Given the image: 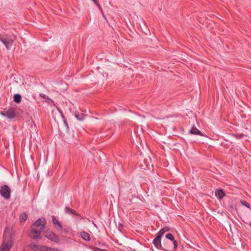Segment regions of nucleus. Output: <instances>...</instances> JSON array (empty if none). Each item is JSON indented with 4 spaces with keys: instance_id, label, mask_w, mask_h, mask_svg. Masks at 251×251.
<instances>
[{
    "instance_id": "nucleus-18",
    "label": "nucleus",
    "mask_w": 251,
    "mask_h": 251,
    "mask_svg": "<svg viewBox=\"0 0 251 251\" xmlns=\"http://www.w3.org/2000/svg\"><path fill=\"white\" fill-rule=\"evenodd\" d=\"M27 219V215L25 213L21 214L20 216V221L21 223H24Z\"/></svg>"
},
{
    "instance_id": "nucleus-1",
    "label": "nucleus",
    "mask_w": 251,
    "mask_h": 251,
    "mask_svg": "<svg viewBox=\"0 0 251 251\" xmlns=\"http://www.w3.org/2000/svg\"><path fill=\"white\" fill-rule=\"evenodd\" d=\"M46 224V220L44 218L37 219L31 226V233L29 237L33 239H41L42 238L41 232L44 230Z\"/></svg>"
},
{
    "instance_id": "nucleus-8",
    "label": "nucleus",
    "mask_w": 251,
    "mask_h": 251,
    "mask_svg": "<svg viewBox=\"0 0 251 251\" xmlns=\"http://www.w3.org/2000/svg\"><path fill=\"white\" fill-rule=\"evenodd\" d=\"M172 243V241H169V240L164 241L161 250L164 251H173Z\"/></svg>"
},
{
    "instance_id": "nucleus-26",
    "label": "nucleus",
    "mask_w": 251,
    "mask_h": 251,
    "mask_svg": "<svg viewBox=\"0 0 251 251\" xmlns=\"http://www.w3.org/2000/svg\"><path fill=\"white\" fill-rule=\"evenodd\" d=\"M97 5H98L99 7H100V5L99 4V0H92Z\"/></svg>"
},
{
    "instance_id": "nucleus-31",
    "label": "nucleus",
    "mask_w": 251,
    "mask_h": 251,
    "mask_svg": "<svg viewBox=\"0 0 251 251\" xmlns=\"http://www.w3.org/2000/svg\"><path fill=\"white\" fill-rule=\"evenodd\" d=\"M250 226H251V224H250Z\"/></svg>"
},
{
    "instance_id": "nucleus-4",
    "label": "nucleus",
    "mask_w": 251,
    "mask_h": 251,
    "mask_svg": "<svg viewBox=\"0 0 251 251\" xmlns=\"http://www.w3.org/2000/svg\"><path fill=\"white\" fill-rule=\"evenodd\" d=\"M43 235L52 242L58 243L60 241V239L59 237L51 231H45L44 232Z\"/></svg>"
},
{
    "instance_id": "nucleus-23",
    "label": "nucleus",
    "mask_w": 251,
    "mask_h": 251,
    "mask_svg": "<svg viewBox=\"0 0 251 251\" xmlns=\"http://www.w3.org/2000/svg\"><path fill=\"white\" fill-rule=\"evenodd\" d=\"M172 247H173V251L177 247V241L174 239V241H172Z\"/></svg>"
},
{
    "instance_id": "nucleus-20",
    "label": "nucleus",
    "mask_w": 251,
    "mask_h": 251,
    "mask_svg": "<svg viewBox=\"0 0 251 251\" xmlns=\"http://www.w3.org/2000/svg\"><path fill=\"white\" fill-rule=\"evenodd\" d=\"M240 202L241 203L245 206V207L248 208H250L251 207V205L249 203H248L247 201H244L243 200H240Z\"/></svg>"
},
{
    "instance_id": "nucleus-11",
    "label": "nucleus",
    "mask_w": 251,
    "mask_h": 251,
    "mask_svg": "<svg viewBox=\"0 0 251 251\" xmlns=\"http://www.w3.org/2000/svg\"><path fill=\"white\" fill-rule=\"evenodd\" d=\"M189 133L191 134L200 135L201 136H203L204 135L203 133L201 132V131L198 129L195 126H193L191 129L189 131Z\"/></svg>"
},
{
    "instance_id": "nucleus-22",
    "label": "nucleus",
    "mask_w": 251,
    "mask_h": 251,
    "mask_svg": "<svg viewBox=\"0 0 251 251\" xmlns=\"http://www.w3.org/2000/svg\"><path fill=\"white\" fill-rule=\"evenodd\" d=\"M49 247L44 246V245H40L39 251H47L46 250H48Z\"/></svg>"
},
{
    "instance_id": "nucleus-17",
    "label": "nucleus",
    "mask_w": 251,
    "mask_h": 251,
    "mask_svg": "<svg viewBox=\"0 0 251 251\" xmlns=\"http://www.w3.org/2000/svg\"><path fill=\"white\" fill-rule=\"evenodd\" d=\"M75 118L79 121H83L86 117V115L84 114H79V113H75Z\"/></svg>"
},
{
    "instance_id": "nucleus-5",
    "label": "nucleus",
    "mask_w": 251,
    "mask_h": 251,
    "mask_svg": "<svg viewBox=\"0 0 251 251\" xmlns=\"http://www.w3.org/2000/svg\"><path fill=\"white\" fill-rule=\"evenodd\" d=\"M0 194L5 199H9L11 196V189L7 185H2L0 189Z\"/></svg>"
},
{
    "instance_id": "nucleus-6",
    "label": "nucleus",
    "mask_w": 251,
    "mask_h": 251,
    "mask_svg": "<svg viewBox=\"0 0 251 251\" xmlns=\"http://www.w3.org/2000/svg\"><path fill=\"white\" fill-rule=\"evenodd\" d=\"M162 237L161 236L157 233L155 238L152 241L153 245L157 249L161 250L162 248V245L161 244V241Z\"/></svg>"
},
{
    "instance_id": "nucleus-3",
    "label": "nucleus",
    "mask_w": 251,
    "mask_h": 251,
    "mask_svg": "<svg viewBox=\"0 0 251 251\" xmlns=\"http://www.w3.org/2000/svg\"><path fill=\"white\" fill-rule=\"evenodd\" d=\"M16 36L13 34L0 35V41L4 45L6 49L10 50Z\"/></svg>"
},
{
    "instance_id": "nucleus-27",
    "label": "nucleus",
    "mask_w": 251,
    "mask_h": 251,
    "mask_svg": "<svg viewBox=\"0 0 251 251\" xmlns=\"http://www.w3.org/2000/svg\"><path fill=\"white\" fill-rule=\"evenodd\" d=\"M0 114L3 117H5V110L0 112Z\"/></svg>"
},
{
    "instance_id": "nucleus-7",
    "label": "nucleus",
    "mask_w": 251,
    "mask_h": 251,
    "mask_svg": "<svg viewBox=\"0 0 251 251\" xmlns=\"http://www.w3.org/2000/svg\"><path fill=\"white\" fill-rule=\"evenodd\" d=\"M5 117L9 120H12L15 118V112L12 107H10L7 110L5 109Z\"/></svg>"
},
{
    "instance_id": "nucleus-2",
    "label": "nucleus",
    "mask_w": 251,
    "mask_h": 251,
    "mask_svg": "<svg viewBox=\"0 0 251 251\" xmlns=\"http://www.w3.org/2000/svg\"><path fill=\"white\" fill-rule=\"evenodd\" d=\"M13 244L12 237L10 230L5 229L3 235L2 244L0 251H9Z\"/></svg>"
},
{
    "instance_id": "nucleus-13",
    "label": "nucleus",
    "mask_w": 251,
    "mask_h": 251,
    "mask_svg": "<svg viewBox=\"0 0 251 251\" xmlns=\"http://www.w3.org/2000/svg\"><path fill=\"white\" fill-rule=\"evenodd\" d=\"M81 237L82 239L86 241H89L90 240V234L84 231H82L80 233Z\"/></svg>"
},
{
    "instance_id": "nucleus-16",
    "label": "nucleus",
    "mask_w": 251,
    "mask_h": 251,
    "mask_svg": "<svg viewBox=\"0 0 251 251\" xmlns=\"http://www.w3.org/2000/svg\"><path fill=\"white\" fill-rule=\"evenodd\" d=\"M39 246H40V245H39L29 244L27 246V247L29 249L32 250L33 251H39Z\"/></svg>"
},
{
    "instance_id": "nucleus-24",
    "label": "nucleus",
    "mask_w": 251,
    "mask_h": 251,
    "mask_svg": "<svg viewBox=\"0 0 251 251\" xmlns=\"http://www.w3.org/2000/svg\"><path fill=\"white\" fill-rule=\"evenodd\" d=\"M47 251H61L59 249L54 248H51L49 247L48 250H46Z\"/></svg>"
},
{
    "instance_id": "nucleus-15",
    "label": "nucleus",
    "mask_w": 251,
    "mask_h": 251,
    "mask_svg": "<svg viewBox=\"0 0 251 251\" xmlns=\"http://www.w3.org/2000/svg\"><path fill=\"white\" fill-rule=\"evenodd\" d=\"M170 229L169 227L165 226L161 229L157 233L162 237L164 233L167 231H169Z\"/></svg>"
},
{
    "instance_id": "nucleus-21",
    "label": "nucleus",
    "mask_w": 251,
    "mask_h": 251,
    "mask_svg": "<svg viewBox=\"0 0 251 251\" xmlns=\"http://www.w3.org/2000/svg\"><path fill=\"white\" fill-rule=\"evenodd\" d=\"M62 117L64 119H63V123L65 125V126L66 127V131L67 132H68L69 131V126H68V124L67 123V121L64 119V117L63 115H62Z\"/></svg>"
},
{
    "instance_id": "nucleus-10",
    "label": "nucleus",
    "mask_w": 251,
    "mask_h": 251,
    "mask_svg": "<svg viewBox=\"0 0 251 251\" xmlns=\"http://www.w3.org/2000/svg\"><path fill=\"white\" fill-rule=\"evenodd\" d=\"M52 221L54 227L58 230H62L63 226L59 221L54 216L52 217Z\"/></svg>"
},
{
    "instance_id": "nucleus-12",
    "label": "nucleus",
    "mask_w": 251,
    "mask_h": 251,
    "mask_svg": "<svg viewBox=\"0 0 251 251\" xmlns=\"http://www.w3.org/2000/svg\"><path fill=\"white\" fill-rule=\"evenodd\" d=\"M64 210H65V213H66V214L78 215V214L75 210L70 208L69 207L66 206Z\"/></svg>"
},
{
    "instance_id": "nucleus-25",
    "label": "nucleus",
    "mask_w": 251,
    "mask_h": 251,
    "mask_svg": "<svg viewBox=\"0 0 251 251\" xmlns=\"http://www.w3.org/2000/svg\"><path fill=\"white\" fill-rule=\"evenodd\" d=\"M39 96H40L41 97H42V98H44V99H47V100H49V97H48L47 95H45V94H44L40 93V94H39Z\"/></svg>"
},
{
    "instance_id": "nucleus-28",
    "label": "nucleus",
    "mask_w": 251,
    "mask_h": 251,
    "mask_svg": "<svg viewBox=\"0 0 251 251\" xmlns=\"http://www.w3.org/2000/svg\"><path fill=\"white\" fill-rule=\"evenodd\" d=\"M119 107H120V106H118V107L115 108V110L116 111H118V110H122L121 108H119Z\"/></svg>"
},
{
    "instance_id": "nucleus-9",
    "label": "nucleus",
    "mask_w": 251,
    "mask_h": 251,
    "mask_svg": "<svg viewBox=\"0 0 251 251\" xmlns=\"http://www.w3.org/2000/svg\"><path fill=\"white\" fill-rule=\"evenodd\" d=\"M215 195L218 200H221L226 196V193L222 188H219L215 190Z\"/></svg>"
},
{
    "instance_id": "nucleus-30",
    "label": "nucleus",
    "mask_w": 251,
    "mask_h": 251,
    "mask_svg": "<svg viewBox=\"0 0 251 251\" xmlns=\"http://www.w3.org/2000/svg\"><path fill=\"white\" fill-rule=\"evenodd\" d=\"M22 251H25V250H23Z\"/></svg>"
},
{
    "instance_id": "nucleus-14",
    "label": "nucleus",
    "mask_w": 251,
    "mask_h": 251,
    "mask_svg": "<svg viewBox=\"0 0 251 251\" xmlns=\"http://www.w3.org/2000/svg\"><path fill=\"white\" fill-rule=\"evenodd\" d=\"M13 101L17 103H20L22 101V96L19 94H15L13 96Z\"/></svg>"
},
{
    "instance_id": "nucleus-19",
    "label": "nucleus",
    "mask_w": 251,
    "mask_h": 251,
    "mask_svg": "<svg viewBox=\"0 0 251 251\" xmlns=\"http://www.w3.org/2000/svg\"><path fill=\"white\" fill-rule=\"evenodd\" d=\"M166 238L169 241H174L175 239V238L173 236V235L172 233H167L165 235Z\"/></svg>"
},
{
    "instance_id": "nucleus-29",
    "label": "nucleus",
    "mask_w": 251,
    "mask_h": 251,
    "mask_svg": "<svg viewBox=\"0 0 251 251\" xmlns=\"http://www.w3.org/2000/svg\"><path fill=\"white\" fill-rule=\"evenodd\" d=\"M119 226H123V225L122 224H119Z\"/></svg>"
}]
</instances>
